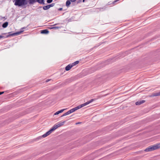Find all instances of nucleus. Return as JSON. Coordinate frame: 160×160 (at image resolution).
<instances>
[{
  "label": "nucleus",
  "instance_id": "10",
  "mask_svg": "<svg viewBox=\"0 0 160 160\" xmlns=\"http://www.w3.org/2000/svg\"><path fill=\"white\" fill-rule=\"evenodd\" d=\"M49 32V31L47 29H44L41 31V33L43 34H48Z\"/></svg>",
  "mask_w": 160,
  "mask_h": 160
},
{
  "label": "nucleus",
  "instance_id": "5",
  "mask_svg": "<svg viewBox=\"0 0 160 160\" xmlns=\"http://www.w3.org/2000/svg\"><path fill=\"white\" fill-rule=\"evenodd\" d=\"M29 3L32 4L35 2V0H29ZM37 1L39 3L44 4V0H37Z\"/></svg>",
  "mask_w": 160,
  "mask_h": 160
},
{
  "label": "nucleus",
  "instance_id": "22",
  "mask_svg": "<svg viewBox=\"0 0 160 160\" xmlns=\"http://www.w3.org/2000/svg\"><path fill=\"white\" fill-rule=\"evenodd\" d=\"M4 93V92H0V95L3 93Z\"/></svg>",
  "mask_w": 160,
  "mask_h": 160
},
{
  "label": "nucleus",
  "instance_id": "3",
  "mask_svg": "<svg viewBox=\"0 0 160 160\" xmlns=\"http://www.w3.org/2000/svg\"><path fill=\"white\" fill-rule=\"evenodd\" d=\"M14 5L21 6L27 4V0H15Z\"/></svg>",
  "mask_w": 160,
  "mask_h": 160
},
{
  "label": "nucleus",
  "instance_id": "2",
  "mask_svg": "<svg viewBox=\"0 0 160 160\" xmlns=\"http://www.w3.org/2000/svg\"><path fill=\"white\" fill-rule=\"evenodd\" d=\"M160 148V143L149 147L145 150V152L152 151Z\"/></svg>",
  "mask_w": 160,
  "mask_h": 160
},
{
  "label": "nucleus",
  "instance_id": "4",
  "mask_svg": "<svg viewBox=\"0 0 160 160\" xmlns=\"http://www.w3.org/2000/svg\"><path fill=\"white\" fill-rule=\"evenodd\" d=\"M82 108V106L81 104L78 106L72 109H71V110L68 111L69 112L70 114L76 111V110L79 109L81 108Z\"/></svg>",
  "mask_w": 160,
  "mask_h": 160
},
{
  "label": "nucleus",
  "instance_id": "1",
  "mask_svg": "<svg viewBox=\"0 0 160 160\" xmlns=\"http://www.w3.org/2000/svg\"><path fill=\"white\" fill-rule=\"evenodd\" d=\"M65 121H64L62 122H58L57 124H55L49 131L47 132L45 134L42 135V137L43 138H45L49 135H50L53 131L58 128L59 127L64 125Z\"/></svg>",
  "mask_w": 160,
  "mask_h": 160
},
{
  "label": "nucleus",
  "instance_id": "26",
  "mask_svg": "<svg viewBox=\"0 0 160 160\" xmlns=\"http://www.w3.org/2000/svg\"><path fill=\"white\" fill-rule=\"evenodd\" d=\"M80 122H78V123H77L76 124H79V123H80Z\"/></svg>",
  "mask_w": 160,
  "mask_h": 160
},
{
  "label": "nucleus",
  "instance_id": "7",
  "mask_svg": "<svg viewBox=\"0 0 160 160\" xmlns=\"http://www.w3.org/2000/svg\"><path fill=\"white\" fill-rule=\"evenodd\" d=\"M73 67L72 65L69 64L65 68V70L66 71H68Z\"/></svg>",
  "mask_w": 160,
  "mask_h": 160
},
{
  "label": "nucleus",
  "instance_id": "13",
  "mask_svg": "<svg viewBox=\"0 0 160 160\" xmlns=\"http://www.w3.org/2000/svg\"><path fill=\"white\" fill-rule=\"evenodd\" d=\"M8 22H6L5 23H4L3 24H2V26L3 28H6V27H7V26H8Z\"/></svg>",
  "mask_w": 160,
  "mask_h": 160
},
{
  "label": "nucleus",
  "instance_id": "17",
  "mask_svg": "<svg viewBox=\"0 0 160 160\" xmlns=\"http://www.w3.org/2000/svg\"><path fill=\"white\" fill-rule=\"evenodd\" d=\"M60 28V27H53L51 28L52 29H58Z\"/></svg>",
  "mask_w": 160,
  "mask_h": 160
},
{
  "label": "nucleus",
  "instance_id": "24",
  "mask_svg": "<svg viewBox=\"0 0 160 160\" xmlns=\"http://www.w3.org/2000/svg\"><path fill=\"white\" fill-rule=\"evenodd\" d=\"M65 116V115H64V114H63V115H62L61 117H63V116Z\"/></svg>",
  "mask_w": 160,
  "mask_h": 160
},
{
  "label": "nucleus",
  "instance_id": "9",
  "mask_svg": "<svg viewBox=\"0 0 160 160\" xmlns=\"http://www.w3.org/2000/svg\"><path fill=\"white\" fill-rule=\"evenodd\" d=\"M66 109H62L59 111H58L57 112H55L54 115H58L62 112L64 110H65Z\"/></svg>",
  "mask_w": 160,
  "mask_h": 160
},
{
  "label": "nucleus",
  "instance_id": "23",
  "mask_svg": "<svg viewBox=\"0 0 160 160\" xmlns=\"http://www.w3.org/2000/svg\"><path fill=\"white\" fill-rule=\"evenodd\" d=\"M3 37L1 35H0V39L2 38Z\"/></svg>",
  "mask_w": 160,
  "mask_h": 160
},
{
  "label": "nucleus",
  "instance_id": "14",
  "mask_svg": "<svg viewBox=\"0 0 160 160\" xmlns=\"http://www.w3.org/2000/svg\"><path fill=\"white\" fill-rule=\"evenodd\" d=\"M71 4V1L69 0H67L66 3V6L68 7Z\"/></svg>",
  "mask_w": 160,
  "mask_h": 160
},
{
  "label": "nucleus",
  "instance_id": "20",
  "mask_svg": "<svg viewBox=\"0 0 160 160\" xmlns=\"http://www.w3.org/2000/svg\"><path fill=\"white\" fill-rule=\"evenodd\" d=\"M49 6L50 8L51 7H52L54 6V4L53 3L52 4L50 5H49Z\"/></svg>",
  "mask_w": 160,
  "mask_h": 160
},
{
  "label": "nucleus",
  "instance_id": "28",
  "mask_svg": "<svg viewBox=\"0 0 160 160\" xmlns=\"http://www.w3.org/2000/svg\"><path fill=\"white\" fill-rule=\"evenodd\" d=\"M84 0H83V2H84Z\"/></svg>",
  "mask_w": 160,
  "mask_h": 160
},
{
  "label": "nucleus",
  "instance_id": "25",
  "mask_svg": "<svg viewBox=\"0 0 160 160\" xmlns=\"http://www.w3.org/2000/svg\"><path fill=\"white\" fill-rule=\"evenodd\" d=\"M48 81H49V80H47L46 81V82H48Z\"/></svg>",
  "mask_w": 160,
  "mask_h": 160
},
{
  "label": "nucleus",
  "instance_id": "12",
  "mask_svg": "<svg viewBox=\"0 0 160 160\" xmlns=\"http://www.w3.org/2000/svg\"><path fill=\"white\" fill-rule=\"evenodd\" d=\"M50 8V6L49 5L44 6L43 7V9L44 10H47Z\"/></svg>",
  "mask_w": 160,
  "mask_h": 160
},
{
  "label": "nucleus",
  "instance_id": "19",
  "mask_svg": "<svg viewBox=\"0 0 160 160\" xmlns=\"http://www.w3.org/2000/svg\"><path fill=\"white\" fill-rule=\"evenodd\" d=\"M52 1V0H47V2L48 3H50Z\"/></svg>",
  "mask_w": 160,
  "mask_h": 160
},
{
  "label": "nucleus",
  "instance_id": "21",
  "mask_svg": "<svg viewBox=\"0 0 160 160\" xmlns=\"http://www.w3.org/2000/svg\"><path fill=\"white\" fill-rule=\"evenodd\" d=\"M71 2H73L76 1V0H69Z\"/></svg>",
  "mask_w": 160,
  "mask_h": 160
},
{
  "label": "nucleus",
  "instance_id": "27",
  "mask_svg": "<svg viewBox=\"0 0 160 160\" xmlns=\"http://www.w3.org/2000/svg\"><path fill=\"white\" fill-rule=\"evenodd\" d=\"M62 8H60L59 9H60V10H62Z\"/></svg>",
  "mask_w": 160,
  "mask_h": 160
},
{
  "label": "nucleus",
  "instance_id": "8",
  "mask_svg": "<svg viewBox=\"0 0 160 160\" xmlns=\"http://www.w3.org/2000/svg\"><path fill=\"white\" fill-rule=\"evenodd\" d=\"M145 102V101L142 100L141 101H138L136 102V104L137 105H138L141 104Z\"/></svg>",
  "mask_w": 160,
  "mask_h": 160
},
{
  "label": "nucleus",
  "instance_id": "6",
  "mask_svg": "<svg viewBox=\"0 0 160 160\" xmlns=\"http://www.w3.org/2000/svg\"><path fill=\"white\" fill-rule=\"evenodd\" d=\"M94 100V99H91L90 101L86 102H85L84 103L82 104L81 105L82 106V107H83L87 105L88 104L90 103L93 102Z\"/></svg>",
  "mask_w": 160,
  "mask_h": 160
},
{
  "label": "nucleus",
  "instance_id": "11",
  "mask_svg": "<svg viewBox=\"0 0 160 160\" xmlns=\"http://www.w3.org/2000/svg\"><path fill=\"white\" fill-rule=\"evenodd\" d=\"M160 96V92H159L154 93L152 95V96L153 97L157 96Z\"/></svg>",
  "mask_w": 160,
  "mask_h": 160
},
{
  "label": "nucleus",
  "instance_id": "15",
  "mask_svg": "<svg viewBox=\"0 0 160 160\" xmlns=\"http://www.w3.org/2000/svg\"><path fill=\"white\" fill-rule=\"evenodd\" d=\"M78 62H79L78 61H76L74 62V63H72V65L73 66H74L75 65L77 64H78Z\"/></svg>",
  "mask_w": 160,
  "mask_h": 160
},
{
  "label": "nucleus",
  "instance_id": "18",
  "mask_svg": "<svg viewBox=\"0 0 160 160\" xmlns=\"http://www.w3.org/2000/svg\"><path fill=\"white\" fill-rule=\"evenodd\" d=\"M69 114H70V113L68 111L67 112H66L64 113V115H65V116L67 115H69Z\"/></svg>",
  "mask_w": 160,
  "mask_h": 160
},
{
  "label": "nucleus",
  "instance_id": "16",
  "mask_svg": "<svg viewBox=\"0 0 160 160\" xmlns=\"http://www.w3.org/2000/svg\"><path fill=\"white\" fill-rule=\"evenodd\" d=\"M22 32V31H21L19 32H18L16 33L13 34V35H18L20 34Z\"/></svg>",
  "mask_w": 160,
  "mask_h": 160
}]
</instances>
